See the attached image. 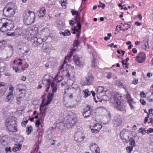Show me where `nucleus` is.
<instances>
[{
	"label": "nucleus",
	"mask_w": 153,
	"mask_h": 153,
	"mask_svg": "<svg viewBox=\"0 0 153 153\" xmlns=\"http://www.w3.org/2000/svg\"><path fill=\"white\" fill-rule=\"evenodd\" d=\"M5 126L9 131L16 132L17 130V127L16 122L13 117L7 118L5 121Z\"/></svg>",
	"instance_id": "1"
},
{
	"label": "nucleus",
	"mask_w": 153,
	"mask_h": 153,
	"mask_svg": "<svg viewBox=\"0 0 153 153\" xmlns=\"http://www.w3.org/2000/svg\"><path fill=\"white\" fill-rule=\"evenodd\" d=\"M121 97L119 94H116L114 97V106L121 111H123L125 108L123 101L121 100Z\"/></svg>",
	"instance_id": "2"
},
{
	"label": "nucleus",
	"mask_w": 153,
	"mask_h": 153,
	"mask_svg": "<svg viewBox=\"0 0 153 153\" xmlns=\"http://www.w3.org/2000/svg\"><path fill=\"white\" fill-rule=\"evenodd\" d=\"M54 79H53V81L51 84V88L52 89V92L48 93V104L52 101L54 93L56 92L57 90V86L56 84L55 83Z\"/></svg>",
	"instance_id": "3"
},
{
	"label": "nucleus",
	"mask_w": 153,
	"mask_h": 153,
	"mask_svg": "<svg viewBox=\"0 0 153 153\" xmlns=\"http://www.w3.org/2000/svg\"><path fill=\"white\" fill-rule=\"evenodd\" d=\"M83 110V115L84 117L87 118L91 115L92 112L93 111L92 107L89 105H87Z\"/></svg>",
	"instance_id": "4"
},
{
	"label": "nucleus",
	"mask_w": 153,
	"mask_h": 153,
	"mask_svg": "<svg viewBox=\"0 0 153 153\" xmlns=\"http://www.w3.org/2000/svg\"><path fill=\"white\" fill-rule=\"evenodd\" d=\"M65 122V125L68 128H71L77 120L76 117H69L68 119Z\"/></svg>",
	"instance_id": "5"
},
{
	"label": "nucleus",
	"mask_w": 153,
	"mask_h": 153,
	"mask_svg": "<svg viewBox=\"0 0 153 153\" xmlns=\"http://www.w3.org/2000/svg\"><path fill=\"white\" fill-rule=\"evenodd\" d=\"M85 138V136L81 131H78L75 134L74 139L78 142H81Z\"/></svg>",
	"instance_id": "6"
},
{
	"label": "nucleus",
	"mask_w": 153,
	"mask_h": 153,
	"mask_svg": "<svg viewBox=\"0 0 153 153\" xmlns=\"http://www.w3.org/2000/svg\"><path fill=\"white\" fill-rule=\"evenodd\" d=\"M90 149L94 153H100V149L98 145L95 143H93L90 144Z\"/></svg>",
	"instance_id": "7"
},
{
	"label": "nucleus",
	"mask_w": 153,
	"mask_h": 153,
	"mask_svg": "<svg viewBox=\"0 0 153 153\" xmlns=\"http://www.w3.org/2000/svg\"><path fill=\"white\" fill-rule=\"evenodd\" d=\"M120 136L123 141L126 143L128 142V140L130 139L128 132L125 131L123 133V131L121 133Z\"/></svg>",
	"instance_id": "8"
},
{
	"label": "nucleus",
	"mask_w": 153,
	"mask_h": 153,
	"mask_svg": "<svg viewBox=\"0 0 153 153\" xmlns=\"http://www.w3.org/2000/svg\"><path fill=\"white\" fill-rule=\"evenodd\" d=\"M44 96L45 95H43L42 96V98L43 99L41 105L40 109L42 111H43L44 112H45L46 108V106L48 104V100H47L46 102H45V100L43 99Z\"/></svg>",
	"instance_id": "9"
},
{
	"label": "nucleus",
	"mask_w": 153,
	"mask_h": 153,
	"mask_svg": "<svg viewBox=\"0 0 153 153\" xmlns=\"http://www.w3.org/2000/svg\"><path fill=\"white\" fill-rule=\"evenodd\" d=\"M6 89L4 83L0 82V96H2L4 94Z\"/></svg>",
	"instance_id": "10"
},
{
	"label": "nucleus",
	"mask_w": 153,
	"mask_h": 153,
	"mask_svg": "<svg viewBox=\"0 0 153 153\" xmlns=\"http://www.w3.org/2000/svg\"><path fill=\"white\" fill-rule=\"evenodd\" d=\"M74 61L75 63L78 65L80 66L83 64L82 61V58L77 55L74 56Z\"/></svg>",
	"instance_id": "11"
},
{
	"label": "nucleus",
	"mask_w": 153,
	"mask_h": 153,
	"mask_svg": "<svg viewBox=\"0 0 153 153\" xmlns=\"http://www.w3.org/2000/svg\"><path fill=\"white\" fill-rule=\"evenodd\" d=\"M35 16L34 12L30 11L26 13L25 16V18L27 19H35Z\"/></svg>",
	"instance_id": "12"
},
{
	"label": "nucleus",
	"mask_w": 153,
	"mask_h": 153,
	"mask_svg": "<svg viewBox=\"0 0 153 153\" xmlns=\"http://www.w3.org/2000/svg\"><path fill=\"white\" fill-rule=\"evenodd\" d=\"M93 80V78L92 76H88L86 77L83 80L84 85H90L92 82Z\"/></svg>",
	"instance_id": "13"
},
{
	"label": "nucleus",
	"mask_w": 153,
	"mask_h": 153,
	"mask_svg": "<svg viewBox=\"0 0 153 153\" xmlns=\"http://www.w3.org/2000/svg\"><path fill=\"white\" fill-rule=\"evenodd\" d=\"M102 128V126L98 123H95L93 128L91 129L92 132L97 133Z\"/></svg>",
	"instance_id": "14"
},
{
	"label": "nucleus",
	"mask_w": 153,
	"mask_h": 153,
	"mask_svg": "<svg viewBox=\"0 0 153 153\" xmlns=\"http://www.w3.org/2000/svg\"><path fill=\"white\" fill-rule=\"evenodd\" d=\"M14 14V11L11 8H8L7 10L5 12V15L4 16L8 17L13 16Z\"/></svg>",
	"instance_id": "15"
},
{
	"label": "nucleus",
	"mask_w": 153,
	"mask_h": 153,
	"mask_svg": "<svg viewBox=\"0 0 153 153\" xmlns=\"http://www.w3.org/2000/svg\"><path fill=\"white\" fill-rule=\"evenodd\" d=\"M70 65L68 64L66 65V68L65 70L63 69V67H64V64L62 65L61 66L60 68L59 69V71L58 73L59 74H62V76H64V74H66L67 73V71H68L67 69L68 68H69L70 66Z\"/></svg>",
	"instance_id": "16"
},
{
	"label": "nucleus",
	"mask_w": 153,
	"mask_h": 153,
	"mask_svg": "<svg viewBox=\"0 0 153 153\" xmlns=\"http://www.w3.org/2000/svg\"><path fill=\"white\" fill-rule=\"evenodd\" d=\"M70 65L68 64L66 65V68L65 70L63 69V67H64V64L62 65L61 66L60 68L59 69V71L58 73L59 74H62V76H64V74H66L67 73V71H68L67 69L68 68H69L70 66Z\"/></svg>",
	"instance_id": "17"
},
{
	"label": "nucleus",
	"mask_w": 153,
	"mask_h": 153,
	"mask_svg": "<svg viewBox=\"0 0 153 153\" xmlns=\"http://www.w3.org/2000/svg\"><path fill=\"white\" fill-rule=\"evenodd\" d=\"M46 10L45 7H42L40 10H39L37 13L38 16L39 17H43L45 15Z\"/></svg>",
	"instance_id": "18"
},
{
	"label": "nucleus",
	"mask_w": 153,
	"mask_h": 153,
	"mask_svg": "<svg viewBox=\"0 0 153 153\" xmlns=\"http://www.w3.org/2000/svg\"><path fill=\"white\" fill-rule=\"evenodd\" d=\"M7 23H0V30L2 32L6 31L8 29Z\"/></svg>",
	"instance_id": "19"
},
{
	"label": "nucleus",
	"mask_w": 153,
	"mask_h": 153,
	"mask_svg": "<svg viewBox=\"0 0 153 153\" xmlns=\"http://www.w3.org/2000/svg\"><path fill=\"white\" fill-rule=\"evenodd\" d=\"M8 136L7 135H4L2 137L1 139V144L3 146H5L7 144V142Z\"/></svg>",
	"instance_id": "20"
},
{
	"label": "nucleus",
	"mask_w": 153,
	"mask_h": 153,
	"mask_svg": "<svg viewBox=\"0 0 153 153\" xmlns=\"http://www.w3.org/2000/svg\"><path fill=\"white\" fill-rule=\"evenodd\" d=\"M148 40L145 39L141 42V48L143 49H146L147 48H149V45L148 43Z\"/></svg>",
	"instance_id": "21"
},
{
	"label": "nucleus",
	"mask_w": 153,
	"mask_h": 153,
	"mask_svg": "<svg viewBox=\"0 0 153 153\" xmlns=\"http://www.w3.org/2000/svg\"><path fill=\"white\" fill-rule=\"evenodd\" d=\"M106 90H105L102 92H101V93H100V94L97 93V96L98 99L102 100H104V97H106V96L105 93L106 92Z\"/></svg>",
	"instance_id": "22"
},
{
	"label": "nucleus",
	"mask_w": 153,
	"mask_h": 153,
	"mask_svg": "<svg viewBox=\"0 0 153 153\" xmlns=\"http://www.w3.org/2000/svg\"><path fill=\"white\" fill-rule=\"evenodd\" d=\"M57 27L59 29H62L65 27V24L60 20H58L56 22Z\"/></svg>",
	"instance_id": "23"
},
{
	"label": "nucleus",
	"mask_w": 153,
	"mask_h": 153,
	"mask_svg": "<svg viewBox=\"0 0 153 153\" xmlns=\"http://www.w3.org/2000/svg\"><path fill=\"white\" fill-rule=\"evenodd\" d=\"M56 127L60 130L64 129L65 127H67L65 125V122L64 123L61 122L57 123Z\"/></svg>",
	"instance_id": "24"
},
{
	"label": "nucleus",
	"mask_w": 153,
	"mask_h": 153,
	"mask_svg": "<svg viewBox=\"0 0 153 153\" xmlns=\"http://www.w3.org/2000/svg\"><path fill=\"white\" fill-rule=\"evenodd\" d=\"M42 82L44 85L46 86V90L47 91H48V79L47 75H45L43 78Z\"/></svg>",
	"instance_id": "25"
},
{
	"label": "nucleus",
	"mask_w": 153,
	"mask_h": 153,
	"mask_svg": "<svg viewBox=\"0 0 153 153\" xmlns=\"http://www.w3.org/2000/svg\"><path fill=\"white\" fill-rule=\"evenodd\" d=\"M22 146V145L21 144H16L15 146L13 149V151L14 152H16L19 150L21 149Z\"/></svg>",
	"instance_id": "26"
},
{
	"label": "nucleus",
	"mask_w": 153,
	"mask_h": 153,
	"mask_svg": "<svg viewBox=\"0 0 153 153\" xmlns=\"http://www.w3.org/2000/svg\"><path fill=\"white\" fill-rule=\"evenodd\" d=\"M30 30H31L33 32V33L35 35L38 33V27L34 26H32V27L29 28Z\"/></svg>",
	"instance_id": "27"
},
{
	"label": "nucleus",
	"mask_w": 153,
	"mask_h": 153,
	"mask_svg": "<svg viewBox=\"0 0 153 153\" xmlns=\"http://www.w3.org/2000/svg\"><path fill=\"white\" fill-rule=\"evenodd\" d=\"M71 13H72V14L73 15H76V18H75L74 19H79V14L78 13V12L75 10H72L71 11Z\"/></svg>",
	"instance_id": "28"
},
{
	"label": "nucleus",
	"mask_w": 153,
	"mask_h": 153,
	"mask_svg": "<svg viewBox=\"0 0 153 153\" xmlns=\"http://www.w3.org/2000/svg\"><path fill=\"white\" fill-rule=\"evenodd\" d=\"M25 31L26 32L25 33H24L26 35H28L29 36H32L33 35V36L34 35H35V34H34L33 33V32H32L31 30H30L29 29H27L25 30Z\"/></svg>",
	"instance_id": "29"
},
{
	"label": "nucleus",
	"mask_w": 153,
	"mask_h": 153,
	"mask_svg": "<svg viewBox=\"0 0 153 153\" xmlns=\"http://www.w3.org/2000/svg\"><path fill=\"white\" fill-rule=\"evenodd\" d=\"M122 123V118L119 117V118H117L115 119V123L117 126H119Z\"/></svg>",
	"instance_id": "30"
},
{
	"label": "nucleus",
	"mask_w": 153,
	"mask_h": 153,
	"mask_svg": "<svg viewBox=\"0 0 153 153\" xmlns=\"http://www.w3.org/2000/svg\"><path fill=\"white\" fill-rule=\"evenodd\" d=\"M34 20H24V22L25 25H30L34 23Z\"/></svg>",
	"instance_id": "31"
},
{
	"label": "nucleus",
	"mask_w": 153,
	"mask_h": 153,
	"mask_svg": "<svg viewBox=\"0 0 153 153\" xmlns=\"http://www.w3.org/2000/svg\"><path fill=\"white\" fill-rule=\"evenodd\" d=\"M33 130V127L31 126L28 125L27 128V133L29 135L31 134Z\"/></svg>",
	"instance_id": "32"
},
{
	"label": "nucleus",
	"mask_w": 153,
	"mask_h": 153,
	"mask_svg": "<svg viewBox=\"0 0 153 153\" xmlns=\"http://www.w3.org/2000/svg\"><path fill=\"white\" fill-rule=\"evenodd\" d=\"M128 102L131 107V109H132L134 108L133 105L135 104V102L133 101L132 99H130V100H128Z\"/></svg>",
	"instance_id": "33"
},
{
	"label": "nucleus",
	"mask_w": 153,
	"mask_h": 153,
	"mask_svg": "<svg viewBox=\"0 0 153 153\" xmlns=\"http://www.w3.org/2000/svg\"><path fill=\"white\" fill-rule=\"evenodd\" d=\"M136 57H140L143 58V60L145 61L146 58L145 54L143 52H140L139 53V55L137 56Z\"/></svg>",
	"instance_id": "34"
},
{
	"label": "nucleus",
	"mask_w": 153,
	"mask_h": 153,
	"mask_svg": "<svg viewBox=\"0 0 153 153\" xmlns=\"http://www.w3.org/2000/svg\"><path fill=\"white\" fill-rule=\"evenodd\" d=\"M83 92L84 94V97H86L88 96L91 95L90 92L89 91L88 89H86L85 90L83 91Z\"/></svg>",
	"instance_id": "35"
},
{
	"label": "nucleus",
	"mask_w": 153,
	"mask_h": 153,
	"mask_svg": "<svg viewBox=\"0 0 153 153\" xmlns=\"http://www.w3.org/2000/svg\"><path fill=\"white\" fill-rule=\"evenodd\" d=\"M42 48L44 51L47 52L48 51V43L47 42L44 43Z\"/></svg>",
	"instance_id": "36"
},
{
	"label": "nucleus",
	"mask_w": 153,
	"mask_h": 153,
	"mask_svg": "<svg viewBox=\"0 0 153 153\" xmlns=\"http://www.w3.org/2000/svg\"><path fill=\"white\" fill-rule=\"evenodd\" d=\"M130 142L129 144L131 146H135V143L134 140L132 138L130 137V139L128 140V141Z\"/></svg>",
	"instance_id": "37"
},
{
	"label": "nucleus",
	"mask_w": 153,
	"mask_h": 153,
	"mask_svg": "<svg viewBox=\"0 0 153 153\" xmlns=\"http://www.w3.org/2000/svg\"><path fill=\"white\" fill-rule=\"evenodd\" d=\"M13 97V93H9L6 96V99L8 101L10 100Z\"/></svg>",
	"instance_id": "38"
},
{
	"label": "nucleus",
	"mask_w": 153,
	"mask_h": 153,
	"mask_svg": "<svg viewBox=\"0 0 153 153\" xmlns=\"http://www.w3.org/2000/svg\"><path fill=\"white\" fill-rule=\"evenodd\" d=\"M42 42V39L40 38L37 39L36 40L34 41V43L37 45H39Z\"/></svg>",
	"instance_id": "39"
},
{
	"label": "nucleus",
	"mask_w": 153,
	"mask_h": 153,
	"mask_svg": "<svg viewBox=\"0 0 153 153\" xmlns=\"http://www.w3.org/2000/svg\"><path fill=\"white\" fill-rule=\"evenodd\" d=\"M104 91V89L103 88V87L102 86H99L98 87L97 89V94L98 93L99 94H100V93L101 92H102Z\"/></svg>",
	"instance_id": "40"
},
{
	"label": "nucleus",
	"mask_w": 153,
	"mask_h": 153,
	"mask_svg": "<svg viewBox=\"0 0 153 153\" xmlns=\"http://www.w3.org/2000/svg\"><path fill=\"white\" fill-rule=\"evenodd\" d=\"M147 100L149 102H153V92L147 98Z\"/></svg>",
	"instance_id": "41"
},
{
	"label": "nucleus",
	"mask_w": 153,
	"mask_h": 153,
	"mask_svg": "<svg viewBox=\"0 0 153 153\" xmlns=\"http://www.w3.org/2000/svg\"><path fill=\"white\" fill-rule=\"evenodd\" d=\"M14 88L13 85H10L9 86V90L10 91L9 93H13V91H14Z\"/></svg>",
	"instance_id": "42"
},
{
	"label": "nucleus",
	"mask_w": 153,
	"mask_h": 153,
	"mask_svg": "<svg viewBox=\"0 0 153 153\" xmlns=\"http://www.w3.org/2000/svg\"><path fill=\"white\" fill-rule=\"evenodd\" d=\"M64 32V36H69L71 34L70 31L68 30H65Z\"/></svg>",
	"instance_id": "43"
},
{
	"label": "nucleus",
	"mask_w": 153,
	"mask_h": 153,
	"mask_svg": "<svg viewBox=\"0 0 153 153\" xmlns=\"http://www.w3.org/2000/svg\"><path fill=\"white\" fill-rule=\"evenodd\" d=\"M133 147L132 146H129L126 148V150L128 153H131V151L132 150Z\"/></svg>",
	"instance_id": "44"
},
{
	"label": "nucleus",
	"mask_w": 153,
	"mask_h": 153,
	"mask_svg": "<svg viewBox=\"0 0 153 153\" xmlns=\"http://www.w3.org/2000/svg\"><path fill=\"white\" fill-rule=\"evenodd\" d=\"M139 131V132L141 133L143 135L144 134V131H145V132L146 133V130L144 128H140Z\"/></svg>",
	"instance_id": "45"
},
{
	"label": "nucleus",
	"mask_w": 153,
	"mask_h": 153,
	"mask_svg": "<svg viewBox=\"0 0 153 153\" xmlns=\"http://www.w3.org/2000/svg\"><path fill=\"white\" fill-rule=\"evenodd\" d=\"M11 148L10 147H6L5 148V150L6 153H10L11 152Z\"/></svg>",
	"instance_id": "46"
},
{
	"label": "nucleus",
	"mask_w": 153,
	"mask_h": 153,
	"mask_svg": "<svg viewBox=\"0 0 153 153\" xmlns=\"http://www.w3.org/2000/svg\"><path fill=\"white\" fill-rule=\"evenodd\" d=\"M146 133L147 134H149L151 133H153V128H149L146 130Z\"/></svg>",
	"instance_id": "47"
},
{
	"label": "nucleus",
	"mask_w": 153,
	"mask_h": 153,
	"mask_svg": "<svg viewBox=\"0 0 153 153\" xmlns=\"http://www.w3.org/2000/svg\"><path fill=\"white\" fill-rule=\"evenodd\" d=\"M137 58V62L139 63H142L144 61L143 60V58H140V57H136Z\"/></svg>",
	"instance_id": "48"
},
{
	"label": "nucleus",
	"mask_w": 153,
	"mask_h": 153,
	"mask_svg": "<svg viewBox=\"0 0 153 153\" xmlns=\"http://www.w3.org/2000/svg\"><path fill=\"white\" fill-rule=\"evenodd\" d=\"M71 76V74H70L69 71H67V73L66 74H64V77H65L66 78H69Z\"/></svg>",
	"instance_id": "49"
},
{
	"label": "nucleus",
	"mask_w": 153,
	"mask_h": 153,
	"mask_svg": "<svg viewBox=\"0 0 153 153\" xmlns=\"http://www.w3.org/2000/svg\"><path fill=\"white\" fill-rule=\"evenodd\" d=\"M40 124V120L39 119L35 123V126L36 127H38Z\"/></svg>",
	"instance_id": "50"
},
{
	"label": "nucleus",
	"mask_w": 153,
	"mask_h": 153,
	"mask_svg": "<svg viewBox=\"0 0 153 153\" xmlns=\"http://www.w3.org/2000/svg\"><path fill=\"white\" fill-rule=\"evenodd\" d=\"M140 95L141 97H142V96H143V98H144L146 96L145 93L143 91H141L140 92Z\"/></svg>",
	"instance_id": "51"
},
{
	"label": "nucleus",
	"mask_w": 153,
	"mask_h": 153,
	"mask_svg": "<svg viewBox=\"0 0 153 153\" xmlns=\"http://www.w3.org/2000/svg\"><path fill=\"white\" fill-rule=\"evenodd\" d=\"M140 102L141 104L143 105H145L146 104V102L143 100L140 99Z\"/></svg>",
	"instance_id": "52"
},
{
	"label": "nucleus",
	"mask_w": 153,
	"mask_h": 153,
	"mask_svg": "<svg viewBox=\"0 0 153 153\" xmlns=\"http://www.w3.org/2000/svg\"><path fill=\"white\" fill-rule=\"evenodd\" d=\"M93 59L92 61V66H95V61L96 60L94 58V55H93Z\"/></svg>",
	"instance_id": "53"
},
{
	"label": "nucleus",
	"mask_w": 153,
	"mask_h": 153,
	"mask_svg": "<svg viewBox=\"0 0 153 153\" xmlns=\"http://www.w3.org/2000/svg\"><path fill=\"white\" fill-rule=\"evenodd\" d=\"M77 26L78 27L79 30H80L81 28V23L79 22H78L77 24Z\"/></svg>",
	"instance_id": "54"
},
{
	"label": "nucleus",
	"mask_w": 153,
	"mask_h": 153,
	"mask_svg": "<svg viewBox=\"0 0 153 153\" xmlns=\"http://www.w3.org/2000/svg\"><path fill=\"white\" fill-rule=\"evenodd\" d=\"M112 74L111 73H109L107 76L106 77L108 79H110L111 77Z\"/></svg>",
	"instance_id": "55"
},
{
	"label": "nucleus",
	"mask_w": 153,
	"mask_h": 153,
	"mask_svg": "<svg viewBox=\"0 0 153 153\" xmlns=\"http://www.w3.org/2000/svg\"><path fill=\"white\" fill-rule=\"evenodd\" d=\"M56 141L55 140H51L50 143L51 144V145H55V143L56 142Z\"/></svg>",
	"instance_id": "56"
},
{
	"label": "nucleus",
	"mask_w": 153,
	"mask_h": 153,
	"mask_svg": "<svg viewBox=\"0 0 153 153\" xmlns=\"http://www.w3.org/2000/svg\"><path fill=\"white\" fill-rule=\"evenodd\" d=\"M105 5L104 4H102V5L101 4H99L98 5V7H101L102 9H104V7H105Z\"/></svg>",
	"instance_id": "57"
},
{
	"label": "nucleus",
	"mask_w": 153,
	"mask_h": 153,
	"mask_svg": "<svg viewBox=\"0 0 153 153\" xmlns=\"http://www.w3.org/2000/svg\"><path fill=\"white\" fill-rule=\"evenodd\" d=\"M22 98L21 97H18L17 100V103L18 104H19L20 103V99Z\"/></svg>",
	"instance_id": "58"
},
{
	"label": "nucleus",
	"mask_w": 153,
	"mask_h": 153,
	"mask_svg": "<svg viewBox=\"0 0 153 153\" xmlns=\"http://www.w3.org/2000/svg\"><path fill=\"white\" fill-rule=\"evenodd\" d=\"M79 42H78V40H76V42L74 43L75 46H76V47L78 46V45H79Z\"/></svg>",
	"instance_id": "59"
},
{
	"label": "nucleus",
	"mask_w": 153,
	"mask_h": 153,
	"mask_svg": "<svg viewBox=\"0 0 153 153\" xmlns=\"http://www.w3.org/2000/svg\"><path fill=\"white\" fill-rule=\"evenodd\" d=\"M138 82V80L137 79H135V80H134L132 82L133 83L134 85H136L137 84Z\"/></svg>",
	"instance_id": "60"
},
{
	"label": "nucleus",
	"mask_w": 153,
	"mask_h": 153,
	"mask_svg": "<svg viewBox=\"0 0 153 153\" xmlns=\"http://www.w3.org/2000/svg\"><path fill=\"white\" fill-rule=\"evenodd\" d=\"M69 24L71 25H73L74 24V22L73 20H71L70 21Z\"/></svg>",
	"instance_id": "61"
},
{
	"label": "nucleus",
	"mask_w": 153,
	"mask_h": 153,
	"mask_svg": "<svg viewBox=\"0 0 153 153\" xmlns=\"http://www.w3.org/2000/svg\"><path fill=\"white\" fill-rule=\"evenodd\" d=\"M26 77L25 76H22L21 79L23 81H25L26 80Z\"/></svg>",
	"instance_id": "62"
},
{
	"label": "nucleus",
	"mask_w": 153,
	"mask_h": 153,
	"mask_svg": "<svg viewBox=\"0 0 153 153\" xmlns=\"http://www.w3.org/2000/svg\"><path fill=\"white\" fill-rule=\"evenodd\" d=\"M126 98L128 100H130V99H131V96L129 94H127L126 95Z\"/></svg>",
	"instance_id": "63"
},
{
	"label": "nucleus",
	"mask_w": 153,
	"mask_h": 153,
	"mask_svg": "<svg viewBox=\"0 0 153 153\" xmlns=\"http://www.w3.org/2000/svg\"><path fill=\"white\" fill-rule=\"evenodd\" d=\"M153 109H150L149 110V112L150 114H153Z\"/></svg>",
	"instance_id": "64"
}]
</instances>
